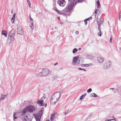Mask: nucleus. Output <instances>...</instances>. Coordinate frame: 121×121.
Here are the masks:
<instances>
[{"label": "nucleus", "instance_id": "obj_1", "mask_svg": "<svg viewBox=\"0 0 121 121\" xmlns=\"http://www.w3.org/2000/svg\"><path fill=\"white\" fill-rule=\"evenodd\" d=\"M69 3L66 8L63 10L65 12H69L73 8L74 4L77 3V0H68Z\"/></svg>", "mask_w": 121, "mask_h": 121}, {"label": "nucleus", "instance_id": "obj_2", "mask_svg": "<svg viewBox=\"0 0 121 121\" xmlns=\"http://www.w3.org/2000/svg\"><path fill=\"white\" fill-rule=\"evenodd\" d=\"M49 71L47 69H43V70L40 73L36 74L39 76H47L49 73Z\"/></svg>", "mask_w": 121, "mask_h": 121}, {"label": "nucleus", "instance_id": "obj_3", "mask_svg": "<svg viewBox=\"0 0 121 121\" xmlns=\"http://www.w3.org/2000/svg\"><path fill=\"white\" fill-rule=\"evenodd\" d=\"M28 112H33L35 110V108L33 105H29L26 106Z\"/></svg>", "mask_w": 121, "mask_h": 121}, {"label": "nucleus", "instance_id": "obj_4", "mask_svg": "<svg viewBox=\"0 0 121 121\" xmlns=\"http://www.w3.org/2000/svg\"><path fill=\"white\" fill-rule=\"evenodd\" d=\"M22 112L21 114H19V115H20V117H21L22 116L24 115H25V114L26 113L28 112L26 106L22 110L20 111L19 112ZM21 113V112H20V113Z\"/></svg>", "mask_w": 121, "mask_h": 121}, {"label": "nucleus", "instance_id": "obj_5", "mask_svg": "<svg viewBox=\"0 0 121 121\" xmlns=\"http://www.w3.org/2000/svg\"><path fill=\"white\" fill-rule=\"evenodd\" d=\"M17 33L21 35L23 34L24 32L22 28L19 26H17Z\"/></svg>", "mask_w": 121, "mask_h": 121}, {"label": "nucleus", "instance_id": "obj_6", "mask_svg": "<svg viewBox=\"0 0 121 121\" xmlns=\"http://www.w3.org/2000/svg\"><path fill=\"white\" fill-rule=\"evenodd\" d=\"M15 35L9 33V36L8 37V40L10 41L11 42H12L14 40Z\"/></svg>", "mask_w": 121, "mask_h": 121}, {"label": "nucleus", "instance_id": "obj_7", "mask_svg": "<svg viewBox=\"0 0 121 121\" xmlns=\"http://www.w3.org/2000/svg\"><path fill=\"white\" fill-rule=\"evenodd\" d=\"M111 64L112 63L110 61L107 62L104 66V68L106 69L109 68Z\"/></svg>", "mask_w": 121, "mask_h": 121}, {"label": "nucleus", "instance_id": "obj_8", "mask_svg": "<svg viewBox=\"0 0 121 121\" xmlns=\"http://www.w3.org/2000/svg\"><path fill=\"white\" fill-rule=\"evenodd\" d=\"M57 3L60 6H64L65 4V0H59Z\"/></svg>", "mask_w": 121, "mask_h": 121}, {"label": "nucleus", "instance_id": "obj_9", "mask_svg": "<svg viewBox=\"0 0 121 121\" xmlns=\"http://www.w3.org/2000/svg\"><path fill=\"white\" fill-rule=\"evenodd\" d=\"M79 56H76L73 57L72 63L73 65H75L77 63V61L78 60V59L79 58Z\"/></svg>", "mask_w": 121, "mask_h": 121}, {"label": "nucleus", "instance_id": "obj_10", "mask_svg": "<svg viewBox=\"0 0 121 121\" xmlns=\"http://www.w3.org/2000/svg\"><path fill=\"white\" fill-rule=\"evenodd\" d=\"M37 103L38 104L40 105V106H44L43 104V100H38L37 102Z\"/></svg>", "mask_w": 121, "mask_h": 121}, {"label": "nucleus", "instance_id": "obj_11", "mask_svg": "<svg viewBox=\"0 0 121 121\" xmlns=\"http://www.w3.org/2000/svg\"><path fill=\"white\" fill-rule=\"evenodd\" d=\"M54 94L55 97L59 98L60 96L61 93L60 92L57 91Z\"/></svg>", "mask_w": 121, "mask_h": 121}, {"label": "nucleus", "instance_id": "obj_12", "mask_svg": "<svg viewBox=\"0 0 121 121\" xmlns=\"http://www.w3.org/2000/svg\"><path fill=\"white\" fill-rule=\"evenodd\" d=\"M98 62L100 63H102L104 61V59L103 58L101 57H99L97 58Z\"/></svg>", "mask_w": 121, "mask_h": 121}, {"label": "nucleus", "instance_id": "obj_13", "mask_svg": "<svg viewBox=\"0 0 121 121\" xmlns=\"http://www.w3.org/2000/svg\"><path fill=\"white\" fill-rule=\"evenodd\" d=\"M35 118L36 121H40V119L41 117L39 116L38 115H36L35 116Z\"/></svg>", "mask_w": 121, "mask_h": 121}, {"label": "nucleus", "instance_id": "obj_14", "mask_svg": "<svg viewBox=\"0 0 121 121\" xmlns=\"http://www.w3.org/2000/svg\"><path fill=\"white\" fill-rule=\"evenodd\" d=\"M1 34L4 35L5 37H7V31L5 30H4V31L2 30L1 32Z\"/></svg>", "mask_w": 121, "mask_h": 121}, {"label": "nucleus", "instance_id": "obj_15", "mask_svg": "<svg viewBox=\"0 0 121 121\" xmlns=\"http://www.w3.org/2000/svg\"><path fill=\"white\" fill-rule=\"evenodd\" d=\"M43 112V110H41L39 112L38 114H37L36 115H38L39 116L41 117V116L42 115Z\"/></svg>", "mask_w": 121, "mask_h": 121}, {"label": "nucleus", "instance_id": "obj_16", "mask_svg": "<svg viewBox=\"0 0 121 121\" xmlns=\"http://www.w3.org/2000/svg\"><path fill=\"white\" fill-rule=\"evenodd\" d=\"M20 114V112H15V113H14V116H13V117H14L13 119L15 120L17 118V117H16L15 116V115H18V114Z\"/></svg>", "mask_w": 121, "mask_h": 121}, {"label": "nucleus", "instance_id": "obj_17", "mask_svg": "<svg viewBox=\"0 0 121 121\" xmlns=\"http://www.w3.org/2000/svg\"><path fill=\"white\" fill-rule=\"evenodd\" d=\"M86 95V93H85L84 94L82 95L80 97V99L82 100L84 99V97Z\"/></svg>", "mask_w": 121, "mask_h": 121}, {"label": "nucleus", "instance_id": "obj_18", "mask_svg": "<svg viewBox=\"0 0 121 121\" xmlns=\"http://www.w3.org/2000/svg\"><path fill=\"white\" fill-rule=\"evenodd\" d=\"M15 15H13V16L12 17V18L11 19V22L13 23L14 22L15 18Z\"/></svg>", "mask_w": 121, "mask_h": 121}, {"label": "nucleus", "instance_id": "obj_19", "mask_svg": "<svg viewBox=\"0 0 121 121\" xmlns=\"http://www.w3.org/2000/svg\"><path fill=\"white\" fill-rule=\"evenodd\" d=\"M62 10V11H61V14H60V15H62L63 16H66L67 15V13L66 12H63V11H64L65 12H65V11H64L63 10Z\"/></svg>", "mask_w": 121, "mask_h": 121}, {"label": "nucleus", "instance_id": "obj_20", "mask_svg": "<svg viewBox=\"0 0 121 121\" xmlns=\"http://www.w3.org/2000/svg\"><path fill=\"white\" fill-rule=\"evenodd\" d=\"M6 95H1V98L2 100H3L5 99L6 96Z\"/></svg>", "mask_w": 121, "mask_h": 121}, {"label": "nucleus", "instance_id": "obj_21", "mask_svg": "<svg viewBox=\"0 0 121 121\" xmlns=\"http://www.w3.org/2000/svg\"><path fill=\"white\" fill-rule=\"evenodd\" d=\"M86 58L88 59H91L93 58V56L90 55H88L86 56Z\"/></svg>", "mask_w": 121, "mask_h": 121}, {"label": "nucleus", "instance_id": "obj_22", "mask_svg": "<svg viewBox=\"0 0 121 121\" xmlns=\"http://www.w3.org/2000/svg\"><path fill=\"white\" fill-rule=\"evenodd\" d=\"M99 0H98L97 1V7L98 8H99L100 7V5L99 3Z\"/></svg>", "mask_w": 121, "mask_h": 121}, {"label": "nucleus", "instance_id": "obj_23", "mask_svg": "<svg viewBox=\"0 0 121 121\" xmlns=\"http://www.w3.org/2000/svg\"><path fill=\"white\" fill-rule=\"evenodd\" d=\"M91 96L92 97H97V95L95 93H93L91 94Z\"/></svg>", "mask_w": 121, "mask_h": 121}, {"label": "nucleus", "instance_id": "obj_24", "mask_svg": "<svg viewBox=\"0 0 121 121\" xmlns=\"http://www.w3.org/2000/svg\"><path fill=\"white\" fill-rule=\"evenodd\" d=\"M78 51V49L76 48L74 49L73 50V53L74 54L76 53Z\"/></svg>", "mask_w": 121, "mask_h": 121}, {"label": "nucleus", "instance_id": "obj_25", "mask_svg": "<svg viewBox=\"0 0 121 121\" xmlns=\"http://www.w3.org/2000/svg\"><path fill=\"white\" fill-rule=\"evenodd\" d=\"M30 26L32 28V29H33L34 28V25L33 22H31V24L30 25Z\"/></svg>", "mask_w": 121, "mask_h": 121}, {"label": "nucleus", "instance_id": "obj_26", "mask_svg": "<svg viewBox=\"0 0 121 121\" xmlns=\"http://www.w3.org/2000/svg\"><path fill=\"white\" fill-rule=\"evenodd\" d=\"M55 97V96L54 94L52 95V97H51V101L50 103H52V100Z\"/></svg>", "mask_w": 121, "mask_h": 121}, {"label": "nucleus", "instance_id": "obj_27", "mask_svg": "<svg viewBox=\"0 0 121 121\" xmlns=\"http://www.w3.org/2000/svg\"><path fill=\"white\" fill-rule=\"evenodd\" d=\"M55 11L58 14H61V12L58 9L56 8L55 10Z\"/></svg>", "mask_w": 121, "mask_h": 121}, {"label": "nucleus", "instance_id": "obj_28", "mask_svg": "<svg viewBox=\"0 0 121 121\" xmlns=\"http://www.w3.org/2000/svg\"><path fill=\"white\" fill-rule=\"evenodd\" d=\"M27 117H28L27 115L25 116L23 119L24 121H27V119H28V118Z\"/></svg>", "mask_w": 121, "mask_h": 121}, {"label": "nucleus", "instance_id": "obj_29", "mask_svg": "<svg viewBox=\"0 0 121 121\" xmlns=\"http://www.w3.org/2000/svg\"><path fill=\"white\" fill-rule=\"evenodd\" d=\"M10 33H11V34H15V31L14 29H13L12 30L9 32Z\"/></svg>", "mask_w": 121, "mask_h": 121}, {"label": "nucleus", "instance_id": "obj_30", "mask_svg": "<svg viewBox=\"0 0 121 121\" xmlns=\"http://www.w3.org/2000/svg\"><path fill=\"white\" fill-rule=\"evenodd\" d=\"M99 31V32L98 33V34L99 36H100L102 34V32L101 31V30Z\"/></svg>", "mask_w": 121, "mask_h": 121}, {"label": "nucleus", "instance_id": "obj_31", "mask_svg": "<svg viewBox=\"0 0 121 121\" xmlns=\"http://www.w3.org/2000/svg\"><path fill=\"white\" fill-rule=\"evenodd\" d=\"M56 101H54V102H53V104H56V102H57L58 101V99H59V98L58 97H56Z\"/></svg>", "mask_w": 121, "mask_h": 121}, {"label": "nucleus", "instance_id": "obj_32", "mask_svg": "<svg viewBox=\"0 0 121 121\" xmlns=\"http://www.w3.org/2000/svg\"><path fill=\"white\" fill-rule=\"evenodd\" d=\"M55 117V115L54 114H51V119L52 120V119H53V118Z\"/></svg>", "mask_w": 121, "mask_h": 121}, {"label": "nucleus", "instance_id": "obj_33", "mask_svg": "<svg viewBox=\"0 0 121 121\" xmlns=\"http://www.w3.org/2000/svg\"><path fill=\"white\" fill-rule=\"evenodd\" d=\"M92 90L91 88H90L89 89H88L87 91V92L88 93H89L91 92Z\"/></svg>", "mask_w": 121, "mask_h": 121}, {"label": "nucleus", "instance_id": "obj_34", "mask_svg": "<svg viewBox=\"0 0 121 121\" xmlns=\"http://www.w3.org/2000/svg\"><path fill=\"white\" fill-rule=\"evenodd\" d=\"M99 10L98 9H96V10H95V14H96L99 11Z\"/></svg>", "mask_w": 121, "mask_h": 121}, {"label": "nucleus", "instance_id": "obj_35", "mask_svg": "<svg viewBox=\"0 0 121 121\" xmlns=\"http://www.w3.org/2000/svg\"><path fill=\"white\" fill-rule=\"evenodd\" d=\"M78 2H81L83 1L85 2L86 1V0H78Z\"/></svg>", "mask_w": 121, "mask_h": 121}, {"label": "nucleus", "instance_id": "obj_36", "mask_svg": "<svg viewBox=\"0 0 121 121\" xmlns=\"http://www.w3.org/2000/svg\"><path fill=\"white\" fill-rule=\"evenodd\" d=\"M92 17H90L87 18L86 19L87 21H89L91 20L92 19Z\"/></svg>", "mask_w": 121, "mask_h": 121}, {"label": "nucleus", "instance_id": "obj_37", "mask_svg": "<svg viewBox=\"0 0 121 121\" xmlns=\"http://www.w3.org/2000/svg\"><path fill=\"white\" fill-rule=\"evenodd\" d=\"M121 18V12L119 13V19L120 20V18Z\"/></svg>", "mask_w": 121, "mask_h": 121}, {"label": "nucleus", "instance_id": "obj_38", "mask_svg": "<svg viewBox=\"0 0 121 121\" xmlns=\"http://www.w3.org/2000/svg\"><path fill=\"white\" fill-rule=\"evenodd\" d=\"M28 4H29V7H31V3L30 1L27 2Z\"/></svg>", "mask_w": 121, "mask_h": 121}, {"label": "nucleus", "instance_id": "obj_39", "mask_svg": "<svg viewBox=\"0 0 121 121\" xmlns=\"http://www.w3.org/2000/svg\"><path fill=\"white\" fill-rule=\"evenodd\" d=\"M69 111V110H67L64 113V114L65 115H66L68 112Z\"/></svg>", "mask_w": 121, "mask_h": 121}, {"label": "nucleus", "instance_id": "obj_40", "mask_svg": "<svg viewBox=\"0 0 121 121\" xmlns=\"http://www.w3.org/2000/svg\"><path fill=\"white\" fill-rule=\"evenodd\" d=\"M112 36H111L110 37V41H109V42L110 43H112Z\"/></svg>", "mask_w": 121, "mask_h": 121}, {"label": "nucleus", "instance_id": "obj_41", "mask_svg": "<svg viewBox=\"0 0 121 121\" xmlns=\"http://www.w3.org/2000/svg\"><path fill=\"white\" fill-rule=\"evenodd\" d=\"M58 78V76L57 75H56L54 76L53 77V78L54 79H56Z\"/></svg>", "mask_w": 121, "mask_h": 121}, {"label": "nucleus", "instance_id": "obj_42", "mask_svg": "<svg viewBox=\"0 0 121 121\" xmlns=\"http://www.w3.org/2000/svg\"><path fill=\"white\" fill-rule=\"evenodd\" d=\"M101 20L99 19V18H98L97 19V22L98 23L99 22H101Z\"/></svg>", "mask_w": 121, "mask_h": 121}, {"label": "nucleus", "instance_id": "obj_43", "mask_svg": "<svg viewBox=\"0 0 121 121\" xmlns=\"http://www.w3.org/2000/svg\"><path fill=\"white\" fill-rule=\"evenodd\" d=\"M83 65H84V66H83L82 65V66H86V67H87L88 66H89V65H88V64H83Z\"/></svg>", "mask_w": 121, "mask_h": 121}, {"label": "nucleus", "instance_id": "obj_44", "mask_svg": "<svg viewBox=\"0 0 121 121\" xmlns=\"http://www.w3.org/2000/svg\"><path fill=\"white\" fill-rule=\"evenodd\" d=\"M87 20H86V19H85V20H84V22H85V25H86L87 24Z\"/></svg>", "mask_w": 121, "mask_h": 121}, {"label": "nucleus", "instance_id": "obj_45", "mask_svg": "<svg viewBox=\"0 0 121 121\" xmlns=\"http://www.w3.org/2000/svg\"><path fill=\"white\" fill-rule=\"evenodd\" d=\"M92 116V114L91 113L90 114V116L89 117H88L86 119H87V120L88 119H89V118L90 117H91V116Z\"/></svg>", "mask_w": 121, "mask_h": 121}, {"label": "nucleus", "instance_id": "obj_46", "mask_svg": "<svg viewBox=\"0 0 121 121\" xmlns=\"http://www.w3.org/2000/svg\"><path fill=\"white\" fill-rule=\"evenodd\" d=\"M29 17L30 20H33L32 19V18L31 17L30 15L29 16Z\"/></svg>", "mask_w": 121, "mask_h": 121}, {"label": "nucleus", "instance_id": "obj_47", "mask_svg": "<svg viewBox=\"0 0 121 121\" xmlns=\"http://www.w3.org/2000/svg\"><path fill=\"white\" fill-rule=\"evenodd\" d=\"M80 60H78L77 61V63L78 64H79V63H80Z\"/></svg>", "mask_w": 121, "mask_h": 121}, {"label": "nucleus", "instance_id": "obj_48", "mask_svg": "<svg viewBox=\"0 0 121 121\" xmlns=\"http://www.w3.org/2000/svg\"><path fill=\"white\" fill-rule=\"evenodd\" d=\"M79 31H76L75 32V33L76 34H79Z\"/></svg>", "mask_w": 121, "mask_h": 121}, {"label": "nucleus", "instance_id": "obj_49", "mask_svg": "<svg viewBox=\"0 0 121 121\" xmlns=\"http://www.w3.org/2000/svg\"><path fill=\"white\" fill-rule=\"evenodd\" d=\"M98 30L99 31H100L101 30L100 27H98Z\"/></svg>", "mask_w": 121, "mask_h": 121}, {"label": "nucleus", "instance_id": "obj_50", "mask_svg": "<svg viewBox=\"0 0 121 121\" xmlns=\"http://www.w3.org/2000/svg\"><path fill=\"white\" fill-rule=\"evenodd\" d=\"M98 27H100V23H98Z\"/></svg>", "mask_w": 121, "mask_h": 121}, {"label": "nucleus", "instance_id": "obj_51", "mask_svg": "<svg viewBox=\"0 0 121 121\" xmlns=\"http://www.w3.org/2000/svg\"><path fill=\"white\" fill-rule=\"evenodd\" d=\"M78 69H79V70H82L83 69H82L81 68H79Z\"/></svg>", "mask_w": 121, "mask_h": 121}, {"label": "nucleus", "instance_id": "obj_52", "mask_svg": "<svg viewBox=\"0 0 121 121\" xmlns=\"http://www.w3.org/2000/svg\"><path fill=\"white\" fill-rule=\"evenodd\" d=\"M47 104L46 103L45 104H44V106H45V107H46L47 106Z\"/></svg>", "mask_w": 121, "mask_h": 121}, {"label": "nucleus", "instance_id": "obj_53", "mask_svg": "<svg viewBox=\"0 0 121 121\" xmlns=\"http://www.w3.org/2000/svg\"><path fill=\"white\" fill-rule=\"evenodd\" d=\"M50 120L51 121H55L54 120V119H52V120L51 119H50Z\"/></svg>", "mask_w": 121, "mask_h": 121}, {"label": "nucleus", "instance_id": "obj_54", "mask_svg": "<svg viewBox=\"0 0 121 121\" xmlns=\"http://www.w3.org/2000/svg\"><path fill=\"white\" fill-rule=\"evenodd\" d=\"M88 65H89V66L90 65H92L93 64L91 63H89V64H88Z\"/></svg>", "mask_w": 121, "mask_h": 121}, {"label": "nucleus", "instance_id": "obj_55", "mask_svg": "<svg viewBox=\"0 0 121 121\" xmlns=\"http://www.w3.org/2000/svg\"><path fill=\"white\" fill-rule=\"evenodd\" d=\"M58 64V63L56 62V63H55V64H54V65H56Z\"/></svg>", "mask_w": 121, "mask_h": 121}, {"label": "nucleus", "instance_id": "obj_56", "mask_svg": "<svg viewBox=\"0 0 121 121\" xmlns=\"http://www.w3.org/2000/svg\"><path fill=\"white\" fill-rule=\"evenodd\" d=\"M57 18L58 20H60V17H58Z\"/></svg>", "mask_w": 121, "mask_h": 121}, {"label": "nucleus", "instance_id": "obj_57", "mask_svg": "<svg viewBox=\"0 0 121 121\" xmlns=\"http://www.w3.org/2000/svg\"><path fill=\"white\" fill-rule=\"evenodd\" d=\"M81 50V48H79L78 49V50L79 51H80Z\"/></svg>", "mask_w": 121, "mask_h": 121}, {"label": "nucleus", "instance_id": "obj_58", "mask_svg": "<svg viewBox=\"0 0 121 121\" xmlns=\"http://www.w3.org/2000/svg\"><path fill=\"white\" fill-rule=\"evenodd\" d=\"M112 120H113L112 119H109V120H109V121H111Z\"/></svg>", "mask_w": 121, "mask_h": 121}, {"label": "nucleus", "instance_id": "obj_59", "mask_svg": "<svg viewBox=\"0 0 121 121\" xmlns=\"http://www.w3.org/2000/svg\"><path fill=\"white\" fill-rule=\"evenodd\" d=\"M110 89H112V90H114L115 89L114 88H110Z\"/></svg>", "mask_w": 121, "mask_h": 121}, {"label": "nucleus", "instance_id": "obj_60", "mask_svg": "<svg viewBox=\"0 0 121 121\" xmlns=\"http://www.w3.org/2000/svg\"><path fill=\"white\" fill-rule=\"evenodd\" d=\"M83 70L85 71H86V69H83Z\"/></svg>", "mask_w": 121, "mask_h": 121}, {"label": "nucleus", "instance_id": "obj_61", "mask_svg": "<svg viewBox=\"0 0 121 121\" xmlns=\"http://www.w3.org/2000/svg\"><path fill=\"white\" fill-rule=\"evenodd\" d=\"M11 13H13V9H12L11 11Z\"/></svg>", "mask_w": 121, "mask_h": 121}, {"label": "nucleus", "instance_id": "obj_62", "mask_svg": "<svg viewBox=\"0 0 121 121\" xmlns=\"http://www.w3.org/2000/svg\"><path fill=\"white\" fill-rule=\"evenodd\" d=\"M113 120H114V121H116V119H115V118H114V119H112Z\"/></svg>", "mask_w": 121, "mask_h": 121}, {"label": "nucleus", "instance_id": "obj_63", "mask_svg": "<svg viewBox=\"0 0 121 121\" xmlns=\"http://www.w3.org/2000/svg\"><path fill=\"white\" fill-rule=\"evenodd\" d=\"M13 15H15V16L16 15V13H14L13 14Z\"/></svg>", "mask_w": 121, "mask_h": 121}, {"label": "nucleus", "instance_id": "obj_64", "mask_svg": "<svg viewBox=\"0 0 121 121\" xmlns=\"http://www.w3.org/2000/svg\"><path fill=\"white\" fill-rule=\"evenodd\" d=\"M46 121H50L49 120H47Z\"/></svg>", "mask_w": 121, "mask_h": 121}]
</instances>
